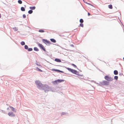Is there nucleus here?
Here are the masks:
<instances>
[{"instance_id":"nucleus-23","label":"nucleus","mask_w":124,"mask_h":124,"mask_svg":"<svg viewBox=\"0 0 124 124\" xmlns=\"http://www.w3.org/2000/svg\"><path fill=\"white\" fill-rule=\"evenodd\" d=\"M18 2L20 4H21L22 3V1L20 0H19L18 1Z\"/></svg>"},{"instance_id":"nucleus-30","label":"nucleus","mask_w":124,"mask_h":124,"mask_svg":"<svg viewBox=\"0 0 124 124\" xmlns=\"http://www.w3.org/2000/svg\"><path fill=\"white\" fill-rule=\"evenodd\" d=\"M23 18H25L26 17V15L25 14H23Z\"/></svg>"},{"instance_id":"nucleus-14","label":"nucleus","mask_w":124,"mask_h":124,"mask_svg":"<svg viewBox=\"0 0 124 124\" xmlns=\"http://www.w3.org/2000/svg\"><path fill=\"white\" fill-rule=\"evenodd\" d=\"M50 40L53 43H55L56 42L55 40L53 39H51Z\"/></svg>"},{"instance_id":"nucleus-8","label":"nucleus","mask_w":124,"mask_h":124,"mask_svg":"<svg viewBox=\"0 0 124 124\" xmlns=\"http://www.w3.org/2000/svg\"><path fill=\"white\" fill-rule=\"evenodd\" d=\"M42 41L44 43L47 45V44H50L51 43L49 41L47 40L46 39H43Z\"/></svg>"},{"instance_id":"nucleus-11","label":"nucleus","mask_w":124,"mask_h":124,"mask_svg":"<svg viewBox=\"0 0 124 124\" xmlns=\"http://www.w3.org/2000/svg\"><path fill=\"white\" fill-rule=\"evenodd\" d=\"M55 61L56 62H61V60L60 59H55Z\"/></svg>"},{"instance_id":"nucleus-5","label":"nucleus","mask_w":124,"mask_h":124,"mask_svg":"<svg viewBox=\"0 0 124 124\" xmlns=\"http://www.w3.org/2000/svg\"><path fill=\"white\" fill-rule=\"evenodd\" d=\"M48 86V89L47 88L46 86H45L44 87H42L41 89H43L45 91V92H46L48 91H49V89H50V87L49 86H48L47 85H46Z\"/></svg>"},{"instance_id":"nucleus-33","label":"nucleus","mask_w":124,"mask_h":124,"mask_svg":"<svg viewBox=\"0 0 124 124\" xmlns=\"http://www.w3.org/2000/svg\"><path fill=\"white\" fill-rule=\"evenodd\" d=\"M83 0V1H84V0Z\"/></svg>"},{"instance_id":"nucleus-19","label":"nucleus","mask_w":124,"mask_h":124,"mask_svg":"<svg viewBox=\"0 0 124 124\" xmlns=\"http://www.w3.org/2000/svg\"><path fill=\"white\" fill-rule=\"evenodd\" d=\"M33 12V11L32 10H29L28 11V13L29 14H32Z\"/></svg>"},{"instance_id":"nucleus-10","label":"nucleus","mask_w":124,"mask_h":124,"mask_svg":"<svg viewBox=\"0 0 124 124\" xmlns=\"http://www.w3.org/2000/svg\"><path fill=\"white\" fill-rule=\"evenodd\" d=\"M52 70L53 71H56L57 72H60L62 73H63V72L62 71H60L59 70H56L54 69H53L52 70Z\"/></svg>"},{"instance_id":"nucleus-28","label":"nucleus","mask_w":124,"mask_h":124,"mask_svg":"<svg viewBox=\"0 0 124 124\" xmlns=\"http://www.w3.org/2000/svg\"><path fill=\"white\" fill-rule=\"evenodd\" d=\"M32 49L31 48H30L28 49V51H32Z\"/></svg>"},{"instance_id":"nucleus-26","label":"nucleus","mask_w":124,"mask_h":124,"mask_svg":"<svg viewBox=\"0 0 124 124\" xmlns=\"http://www.w3.org/2000/svg\"><path fill=\"white\" fill-rule=\"evenodd\" d=\"M71 65L73 67L75 68H77V66L74 64H71Z\"/></svg>"},{"instance_id":"nucleus-2","label":"nucleus","mask_w":124,"mask_h":124,"mask_svg":"<svg viewBox=\"0 0 124 124\" xmlns=\"http://www.w3.org/2000/svg\"><path fill=\"white\" fill-rule=\"evenodd\" d=\"M66 69L68 70L71 72L72 73L76 75H78V73L77 70L69 68H67Z\"/></svg>"},{"instance_id":"nucleus-9","label":"nucleus","mask_w":124,"mask_h":124,"mask_svg":"<svg viewBox=\"0 0 124 124\" xmlns=\"http://www.w3.org/2000/svg\"><path fill=\"white\" fill-rule=\"evenodd\" d=\"M8 115L9 116H15V114H14L12 112H9L8 113Z\"/></svg>"},{"instance_id":"nucleus-13","label":"nucleus","mask_w":124,"mask_h":124,"mask_svg":"<svg viewBox=\"0 0 124 124\" xmlns=\"http://www.w3.org/2000/svg\"><path fill=\"white\" fill-rule=\"evenodd\" d=\"M114 74L115 75H117L118 74V71L116 70H115L114 72Z\"/></svg>"},{"instance_id":"nucleus-18","label":"nucleus","mask_w":124,"mask_h":124,"mask_svg":"<svg viewBox=\"0 0 124 124\" xmlns=\"http://www.w3.org/2000/svg\"><path fill=\"white\" fill-rule=\"evenodd\" d=\"M21 10L22 11H25V9L23 7H22L21 8Z\"/></svg>"},{"instance_id":"nucleus-27","label":"nucleus","mask_w":124,"mask_h":124,"mask_svg":"<svg viewBox=\"0 0 124 124\" xmlns=\"http://www.w3.org/2000/svg\"><path fill=\"white\" fill-rule=\"evenodd\" d=\"M114 78L116 80H117L118 78V76H115L114 77Z\"/></svg>"},{"instance_id":"nucleus-31","label":"nucleus","mask_w":124,"mask_h":124,"mask_svg":"<svg viewBox=\"0 0 124 124\" xmlns=\"http://www.w3.org/2000/svg\"><path fill=\"white\" fill-rule=\"evenodd\" d=\"M88 16H90V14L89 13H88Z\"/></svg>"},{"instance_id":"nucleus-15","label":"nucleus","mask_w":124,"mask_h":124,"mask_svg":"<svg viewBox=\"0 0 124 124\" xmlns=\"http://www.w3.org/2000/svg\"><path fill=\"white\" fill-rule=\"evenodd\" d=\"M36 70H38V71H40V72H42V71L41 70V69H39V68H38V67H37L36 68Z\"/></svg>"},{"instance_id":"nucleus-17","label":"nucleus","mask_w":124,"mask_h":124,"mask_svg":"<svg viewBox=\"0 0 124 124\" xmlns=\"http://www.w3.org/2000/svg\"><path fill=\"white\" fill-rule=\"evenodd\" d=\"M108 7L109 8L112 9L113 8L112 5H108Z\"/></svg>"},{"instance_id":"nucleus-3","label":"nucleus","mask_w":124,"mask_h":124,"mask_svg":"<svg viewBox=\"0 0 124 124\" xmlns=\"http://www.w3.org/2000/svg\"><path fill=\"white\" fill-rule=\"evenodd\" d=\"M104 78L105 80L108 82L111 81L113 80V78L108 75L104 77Z\"/></svg>"},{"instance_id":"nucleus-6","label":"nucleus","mask_w":124,"mask_h":124,"mask_svg":"<svg viewBox=\"0 0 124 124\" xmlns=\"http://www.w3.org/2000/svg\"><path fill=\"white\" fill-rule=\"evenodd\" d=\"M39 46L44 51H46V50L45 48H44L43 46L41 44L38 43V44Z\"/></svg>"},{"instance_id":"nucleus-32","label":"nucleus","mask_w":124,"mask_h":124,"mask_svg":"<svg viewBox=\"0 0 124 124\" xmlns=\"http://www.w3.org/2000/svg\"><path fill=\"white\" fill-rule=\"evenodd\" d=\"M1 16L0 14V18H1Z\"/></svg>"},{"instance_id":"nucleus-7","label":"nucleus","mask_w":124,"mask_h":124,"mask_svg":"<svg viewBox=\"0 0 124 124\" xmlns=\"http://www.w3.org/2000/svg\"><path fill=\"white\" fill-rule=\"evenodd\" d=\"M109 84V82L105 80L103 81L101 83V84L104 85H108Z\"/></svg>"},{"instance_id":"nucleus-20","label":"nucleus","mask_w":124,"mask_h":124,"mask_svg":"<svg viewBox=\"0 0 124 124\" xmlns=\"http://www.w3.org/2000/svg\"><path fill=\"white\" fill-rule=\"evenodd\" d=\"M9 107L12 109V110L13 111H14L15 110V108H14L13 107L9 106Z\"/></svg>"},{"instance_id":"nucleus-1","label":"nucleus","mask_w":124,"mask_h":124,"mask_svg":"<svg viewBox=\"0 0 124 124\" xmlns=\"http://www.w3.org/2000/svg\"><path fill=\"white\" fill-rule=\"evenodd\" d=\"M35 83L36 84L38 85V87L40 89H41L42 88V87H44L45 86H46L47 88L48 89V86L46 85H43L38 80L36 81Z\"/></svg>"},{"instance_id":"nucleus-12","label":"nucleus","mask_w":124,"mask_h":124,"mask_svg":"<svg viewBox=\"0 0 124 124\" xmlns=\"http://www.w3.org/2000/svg\"><path fill=\"white\" fill-rule=\"evenodd\" d=\"M30 8L31 9L33 10L35 9L36 8V7L35 6L31 7H30Z\"/></svg>"},{"instance_id":"nucleus-24","label":"nucleus","mask_w":124,"mask_h":124,"mask_svg":"<svg viewBox=\"0 0 124 124\" xmlns=\"http://www.w3.org/2000/svg\"><path fill=\"white\" fill-rule=\"evenodd\" d=\"M24 48L25 49H28V47L27 46L25 45L24 46Z\"/></svg>"},{"instance_id":"nucleus-29","label":"nucleus","mask_w":124,"mask_h":124,"mask_svg":"<svg viewBox=\"0 0 124 124\" xmlns=\"http://www.w3.org/2000/svg\"><path fill=\"white\" fill-rule=\"evenodd\" d=\"M80 26H81V27H83L84 25L83 23H80Z\"/></svg>"},{"instance_id":"nucleus-16","label":"nucleus","mask_w":124,"mask_h":124,"mask_svg":"<svg viewBox=\"0 0 124 124\" xmlns=\"http://www.w3.org/2000/svg\"><path fill=\"white\" fill-rule=\"evenodd\" d=\"M34 50L36 51H38L39 50L38 49L37 47H35L34 48Z\"/></svg>"},{"instance_id":"nucleus-22","label":"nucleus","mask_w":124,"mask_h":124,"mask_svg":"<svg viewBox=\"0 0 124 124\" xmlns=\"http://www.w3.org/2000/svg\"><path fill=\"white\" fill-rule=\"evenodd\" d=\"M39 31L40 32H44V31L43 30H39Z\"/></svg>"},{"instance_id":"nucleus-25","label":"nucleus","mask_w":124,"mask_h":124,"mask_svg":"<svg viewBox=\"0 0 124 124\" xmlns=\"http://www.w3.org/2000/svg\"><path fill=\"white\" fill-rule=\"evenodd\" d=\"M21 44L22 45H25V43L23 41H22L21 42Z\"/></svg>"},{"instance_id":"nucleus-21","label":"nucleus","mask_w":124,"mask_h":124,"mask_svg":"<svg viewBox=\"0 0 124 124\" xmlns=\"http://www.w3.org/2000/svg\"><path fill=\"white\" fill-rule=\"evenodd\" d=\"M84 21L82 19H80V22L81 23H82Z\"/></svg>"},{"instance_id":"nucleus-4","label":"nucleus","mask_w":124,"mask_h":124,"mask_svg":"<svg viewBox=\"0 0 124 124\" xmlns=\"http://www.w3.org/2000/svg\"><path fill=\"white\" fill-rule=\"evenodd\" d=\"M64 80H62L57 79L53 82V83L55 85H57L58 83H60L63 81Z\"/></svg>"}]
</instances>
